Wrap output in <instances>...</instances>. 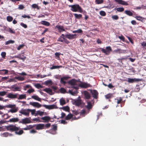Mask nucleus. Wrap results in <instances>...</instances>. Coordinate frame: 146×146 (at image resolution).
<instances>
[{
    "mask_svg": "<svg viewBox=\"0 0 146 146\" xmlns=\"http://www.w3.org/2000/svg\"><path fill=\"white\" fill-rule=\"evenodd\" d=\"M5 128L7 131L11 132H15V134L18 135H21L24 133L23 131L21 129L20 127H17L15 125H9L5 126Z\"/></svg>",
    "mask_w": 146,
    "mask_h": 146,
    "instance_id": "1",
    "label": "nucleus"
},
{
    "mask_svg": "<svg viewBox=\"0 0 146 146\" xmlns=\"http://www.w3.org/2000/svg\"><path fill=\"white\" fill-rule=\"evenodd\" d=\"M69 7H71V10L73 12H79L82 13L83 12V9L78 4H75L72 5H69Z\"/></svg>",
    "mask_w": 146,
    "mask_h": 146,
    "instance_id": "2",
    "label": "nucleus"
},
{
    "mask_svg": "<svg viewBox=\"0 0 146 146\" xmlns=\"http://www.w3.org/2000/svg\"><path fill=\"white\" fill-rule=\"evenodd\" d=\"M91 86L90 84L88 83L87 82H82L81 84H79L78 85L73 86V88L74 89L77 90L78 89L79 87H80L82 88H87Z\"/></svg>",
    "mask_w": 146,
    "mask_h": 146,
    "instance_id": "3",
    "label": "nucleus"
},
{
    "mask_svg": "<svg viewBox=\"0 0 146 146\" xmlns=\"http://www.w3.org/2000/svg\"><path fill=\"white\" fill-rule=\"evenodd\" d=\"M100 50L102 52V53L105 54L106 55H109L110 53V52L112 51V49L111 47L110 46H107L106 49L100 48Z\"/></svg>",
    "mask_w": 146,
    "mask_h": 146,
    "instance_id": "4",
    "label": "nucleus"
},
{
    "mask_svg": "<svg viewBox=\"0 0 146 146\" xmlns=\"http://www.w3.org/2000/svg\"><path fill=\"white\" fill-rule=\"evenodd\" d=\"M30 118L25 117L21 119V121L19 122V123H22L23 124H26L31 123Z\"/></svg>",
    "mask_w": 146,
    "mask_h": 146,
    "instance_id": "5",
    "label": "nucleus"
},
{
    "mask_svg": "<svg viewBox=\"0 0 146 146\" xmlns=\"http://www.w3.org/2000/svg\"><path fill=\"white\" fill-rule=\"evenodd\" d=\"M19 94L17 93L13 94V93H9L7 95V97L10 99H15L17 98Z\"/></svg>",
    "mask_w": 146,
    "mask_h": 146,
    "instance_id": "6",
    "label": "nucleus"
},
{
    "mask_svg": "<svg viewBox=\"0 0 146 146\" xmlns=\"http://www.w3.org/2000/svg\"><path fill=\"white\" fill-rule=\"evenodd\" d=\"M70 78V77L68 76H63L60 78V82L62 84L65 85L66 83L65 80H67Z\"/></svg>",
    "mask_w": 146,
    "mask_h": 146,
    "instance_id": "7",
    "label": "nucleus"
},
{
    "mask_svg": "<svg viewBox=\"0 0 146 146\" xmlns=\"http://www.w3.org/2000/svg\"><path fill=\"white\" fill-rule=\"evenodd\" d=\"M76 79H72L70 80L68 82V83L69 84H70L71 86H72V88H73V86H75L77 85H78L76 84Z\"/></svg>",
    "mask_w": 146,
    "mask_h": 146,
    "instance_id": "8",
    "label": "nucleus"
},
{
    "mask_svg": "<svg viewBox=\"0 0 146 146\" xmlns=\"http://www.w3.org/2000/svg\"><path fill=\"white\" fill-rule=\"evenodd\" d=\"M29 109L27 110H23L19 111V112L21 114L24 115L26 116H29Z\"/></svg>",
    "mask_w": 146,
    "mask_h": 146,
    "instance_id": "9",
    "label": "nucleus"
},
{
    "mask_svg": "<svg viewBox=\"0 0 146 146\" xmlns=\"http://www.w3.org/2000/svg\"><path fill=\"white\" fill-rule=\"evenodd\" d=\"M91 93H92L93 97L95 99H97L98 98V93L96 90H94L91 91Z\"/></svg>",
    "mask_w": 146,
    "mask_h": 146,
    "instance_id": "10",
    "label": "nucleus"
},
{
    "mask_svg": "<svg viewBox=\"0 0 146 146\" xmlns=\"http://www.w3.org/2000/svg\"><path fill=\"white\" fill-rule=\"evenodd\" d=\"M35 126H36V129L37 130H41L44 129V125L43 124H35Z\"/></svg>",
    "mask_w": 146,
    "mask_h": 146,
    "instance_id": "11",
    "label": "nucleus"
},
{
    "mask_svg": "<svg viewBox=\"0 0 146 146\" xmlns=\"http://www.w3.org/2000/svg\"><path fill=\"white\" fill-rule=\"evenodd\" d=\"M76 34H71L70 33L65 35V37L69 39H72L76 38Z\"/></svg>",
    "mask_w": 146,
    "mask_h": 146,
    "instance_id": "12",
    "label": "nucleus"
},
{
    "mask_svg": "<svg viewBox=\"0 0 146 146\" xmlns=\"http://www.w3.org/2000/svg\"><path fill=\"white\" fill-rule=\"evenodd\" d=\"M139 79L128 78L127 82L129 83H133L135 82H137L141 81Z\"/></svg>",
    "mask_w": 146,
    "mask_h": 146,
    "instance_id": "13",
    "label": "nucleus"
},
{
    "mask_svg": "<svg viewBox=\"0 0 146 146\" xmlns=\"http://www.w3.org/2000/svg\"><path fill=\"white\" fill-rule=\"evenodd\" d=\"M55 28L58 29V31L61 33L62 32L65 31V29H64V27L62 26H60L59 25H57L56 26Z\"/></svg>",
    "mask_w": 146,
    "mask_h": 146,
    "instance_id": "14",
    "label": "nucleus"
},
{
    "mask_svg": "<svg viewBox=\"0 0 146 146\" xmlns=\"http://www.w3.org/2000/svg\"><path fill=\"white\" fill-rule=\"evenodd\" d=\"M30 104L34 107L39 108L41 106V105L38 102H30Z\"/></svg>",
    "mask_w": 146,
    "mask_h": 146,
    "instance_id": "15",
    "label": "nucleus"
},
{
    "mask_svg": "<svg viewBox=\"0 0 146 146\" xmlns=\"http://www.w3.org/2000/svg\"><path fill=\"white\" fill-rule=\"evenodd\" d=\"M115 1L119 4L123 5H128V4L127 2L122 0H115Z\"/></svg>",
    "mask_w": 146,
    "mask_h": 146,
    "instance_id": "16",
    "label": "nucleus"
},
{
    "mask_svg": "<svg viewBox=\"0 0 146 146\" xmlns=\"http://www.w3.org/2000/svg\"><path fill=\"white\" fill-rule=\"evenodd\" d=\"M43 106L46 109H53L55 108L56 106L54 105H43Z\"/></svg>",
    "mask_w": 146,
    "mask_h": 146,
    "instance_id": "17",
    "label": "nucleus"
},
{
    "mask_svg": "<svg viewBox=\"0 0 146 146\" xmlns=\"http://www.w3.org/2000/svg\"><path fill=\"white\" fill-rule=\"evenodd\" d=\"M84 95L85 98L86 99H89L90 98L91 96L90 93L87 91H85L84 92Z\"/></svg>",
    "mask_w": 146,
    "mask_h": 146,
    "instance_id": "18",
    "label": "nucleus"
},
{
    "mask_svg": "<svg viewBox=\"0 0 146 146\" xmlns=\"http://www.w3.org/2000/svg\"><path fill=\"white\" fill-rule=\"evenodd\" d=\"M10 88L12 89V90L13 91H20L21 90L20 89V88L18 86H15V85H13L11 86Z\"/></svg>",
    "mask_w": 146,
    "mask_h": 146,
    "instance_id": "19",
    "label": "nucleus"
},
{
    "mask_svg": "<svg viewBox=\"0 0 146 146\" xmlns=\"http://www.w3.org/2000/svg\"><path fill=\"white\" fill-rule=\"evenodd\" d=\"M65 35L64 34H62L58 38L57 41L63 42L65 39Z\"/></svg>",
    "mask_w": 146,
    "mask_h": 146,
    "instance_id": "20",
    "label": "nucleus"
},
{
    "mask_svg": "<svg viewBox=\"0 0 146 146\" xmlns=\"http://www.w3.org/2000/svg\"><path fill=\"white\" fill-rule=\"evenodd\" d=\"M81 104V101L80 99L75 100L74 102V104L77 106H80Z\"/></svg>",
    "mask_w": 146,
    "mask_h": 146,
    "instance_id": "21",
    "label": "nucleus"
},
{
    "mask_svg": "<svg viewBox=\"0 0 146 146\" xmlns=\"http://www.w3.org/2000/svg\"><path fill=\"white\" fill-rule=\"evenodd\" d=\"M41 119L44 121L45 122L48 123L50 121L51 118L48 116H45L44 117H42Z\"/></svg>",
    "mask_w": 146,
    "mask_h": 146,
    "instance_id": "22",
    "label": "nucleus"
},
{
    "mask_svg": "<svg viewBox=\"0 0 146 146\" xmlns=\"http://www.w3.org/2000/svg\"><path fill=\"white\" fill-rule=\"evenodd\" d=\"M19 119L18 118H13L10 119L9 121H7V122H18L19 121Z\"/></svg>",
    "mask_w": 146,
    "mask_h": 146,
    "instance_id": "23",
    "label": "nucleus"
},
{
    "mask_svg": "<svg viewBox=\"0 0 146 146\" xmlns=\"http://www.w3.org/2000/svg\"><path fill=\"white\" fill-rule=\"evenodd\" d=\"M9 71L6 69H3L0 70V73H2L1 74V75H5L8 73Z\"/></svg>",
    "mask_w": 146,
    "mask_h": 146,
    "instance_id": "24",
    "label": "nucleus"
},
{
    "mask_svg": "<svg viewBox=\"0 0 146 146\" xmlns=\"http://www.w3.org/2000/svg\"><path fill=\"white\" fill-rule=\"evenodd\" d=\"M124 12L126 14L129 16H133V13L130 11L125 10Z\"/></svg>",
    "mask_w": 146,
    "mask_h": 146,
    "instance_id": "25",
    "label": "nucleus"
},
{
    "mask_svg": "<svg viewBox=\"0 0 146 146\" xmlns=\"http://www.w3.org/2000/svg\"><path fill=\"white\" fill-rule=\"evenodd\" d=\"M135 17L136 19L138 20L141 21V22H143L145 21V19L142 17L140 16H136Z\"/></svg>",
    "mask_w": 146,
    "mask_h": 146,
    "instance_id": "26",
    "label": "nucleus"
},
{
    "mask_svg": "<svg viewBox=\"0 0 146 146\" xmlns=\"http://www.w3.org/2000/svg\"><path fill=\"white\" fill-rule=\"evenodd\" d=\"M41 23L46 26H48L50 25V23L48 22L45 21H41Z\"/></svg>",
    "mask_w": 146,
    "mask_h": 146,
    "instance_id": "27",
    "label": "nucleus"
},
{
    "mask_svg": "<svg viewBox=\"0 0 146 146\" xmlns=\"http://www.w3.org/2000/svg\"><path fill=\"white\" fill-rule=\"evenodd\" d=\"M75 18L76 19H80L82 18V15L81 14H77V13L74 14Z\"/></svg>",
    "mask_w": 146,
    "mask_h": 146,
    "instance_id": "28",
    "label": "nucleus"
},
{
    "mask_svg": "<svg viewBox=\"0 0 146 146\" xmlns=\"http://www.w3.org/2000/svg\"><path fill=\"white\" fill-rule=\"evenodd\" d=\"M117 101L116 102L117 104H121L122 102V98L120 97L119 98H117L115 99Z\"/></svg>",
    "mask_w": 146,
    "mask_h": 146,
    "instance_id": "29",
    "label": "nucleus"
},
{
    "mask_svg": "<svg viewBox=\"0 0 146 146\" xmlns=\"http://www.w3.org/2000/svg\"><path fill=\"white\" fill-rule=\"evenodd\" d=\"M31 98L35 100H37L39 101H41L40 98H39L36 95H33L31 96Z\"/></svg>",
    "mask_w": 146,
    "mask_h": 146,
    "instance_id": "30",
    "label": "nucleus"
},
{
    "mask_svg": "<svg viewBox=\"0 0 146 146\" xmlns=\"http://www.w3.org/2000/svg\"><path fill=\"white\" fill-rule=\"evenodd\" d=\"M26 94H21L19 95V98H17L19 100H21L23 99H26Z\"/></svg>",
    "mask_w": 146,
    "mask_h": 146,
    "instance_id": "31",
    "label": "nucleus"
},
{
    "mask_svg": "<svg viewBox=\"0 0 146 146\" xmlns=\"http://www.w3.org/2000/svg\"><path fill=\"white\" fill-rule=\"evenodd\" d=\"M44 91L50 94L52 92V90L50 88H45L43 90Z\"/></svg>",
    "mask_w": 146,
    "mask_h": 146,
    "instance_id": "32",
    "label": "nucleus"
},
{
    "mask_svg": "<svg viewBox=\"0 0 146 146\" xmlns=\"http://www.w3.org/2000/svg\"><path fill=\"white\" fill-rule=\"evenodd\" d=\"M124 8L123 7H118L115 8L114 10H116L118 12H122L124 11Z\"/></svg>",
    "mask_w": 146,
    "mask_h": 146,
    "instance_id": "33",
    "label": "nucleus"
},
{
    "mask_svg": "<svg viewBox=\"0 0 146 146\" xmlns=\"http://www.w3.org/2000/svg\"><path fill=\"white\" fill-rule=\"evenodd\" d=\"M60 93L62 94H65L66 92V90L63 88H61L59 90Z\"/></svg>",
    "mask_w": 146,
    "mask_h": 146,
    "instance_id": "34",
    "label": "nucleus"
},
{
    "mask_svg": "<svg viewBox=\"0 0 146 146\" xmlns=\"http://www.w3.org/2000/svg\"><path fill=\"white\" fill-rule=\"evenodd\" d=\"M72 114H71V113L69 114L66 116L65 117V119L66 120H69L71 119L72 117Z\"/></svg>",
    "mask_w": 146,
    "mask_h": 146,
    "instance_id": "35",
    "label": "nucleus"
},
{
    "mask_svg": "<svg viewBox=\"0 0 146 146\" xmlns=\"http://www.w3.org/2000/svg\"><path fill=\"white\" fill-rule=\"evenodd\" d=\"M106 98L109 99L112 98L113 97V96L111 94H109L105 96Z\"/></svg>",
    "mask_w": 146,
    "mask_h": 146,
    "instance_id": "36",
    "label": "nucleus"
},
{
    "mask_svg": "<svg viewBox=\"0 0 146 146\" xmlns=\"http://www.w3.org/2000/svg\"><path fill=\"white\" fill-rule=\"evenodd\" d=\"M62 66H52L50 68V69L51 70L55 69H58L60 68H62Z\"/></svg>",
    "mask_w": 146,
    "mask_h": 146,
    "instance_id": "37",
    "label": "nucleus"
},
{
    "mask_svg": "<svg viewBox=\"0 0 146 146\" xmlns=\"http://www.w3.org/2000/svg\"><path fill=\"white\" fill-rule=\"evenodd\" d=\"M88 105L86 106V108L88 109H90L92 108V106L91 103L90 102H87Z\"/></svg>",
    "mask_w": 146,
    "mask_h": 146,
    "instance_id": "38",
    "label": "nucleus"
},
{
    "mask_svg": "<svg viewBox=\"0 0 146 146\" xmlns=\"http://www.w3.org/2000/svg\"><path fill=\"white\" fill-rule=\"evenodd\" d=\"M15 78L21 81H23L25 80L24 78L21 76H16L15 77Z\"/></svg>",
    "mask_w": 146,
    "mask_h": 146,
    "instance_id": "39",
    "label": "nucleus"
},
{
    "mask_svg": "<svg viewBox=\"0 0 146 146\" xmlns=\"http://www.w3.org/2000/svg\"><path fill=\"white\" fill-rule=\"evenodd\" d=\"M6 19L7 21L9 22L12 21L13 19V17L10 16H7Z\"/></svg>",
    "mask_w": 146,
    "mask_h": 146,
    "instance_id": "40",
    "label": "nucleus"
},
{
    "mask_svg": "<svg viewBox=\"0 0 146 146\" xmlns=\"http://www.w3.org/2000/svg\"><path fill=\"white\" fill-rule=\"evenodd\" d=\"M9 133L8 132H4L1 134V135L2 137H7L9 136Z\"/></svg>",
    "mask_w": 146,
    "mask_h": 146,
    "instance_id": "41",
    "label": "nucleus"
},
{
    "mask_svg": "<svg viewBox=\"0 0 146 146\" xmlns=\"http://www.w3.org/2000/svg\"><path fill=\"white\" fill-rule=\"evenodd\" d=\"M7 31L11 33L15 34V31L11 29L10 28H9L7 29Z\"/></svg>",
    "mask_w": 146,
    "mask_h": 146,
    "instance_id": "42",
    "label": "nucleus"
},
{
    "mask_svg": "<svg viewBox=\"0 0 146 146\" xmlns=\"http://www.w3.org/2000/svg\"><path fill=\"white\" fill-rule=\"evenodd\" d=\"M95 2L98 4L103 3L104 2V0H96Z\"/></svg>",
    "mask_w": 146,
    "mask_h": 146,
    "instance_id": "43",
    "label": "nucleus"
},
{
    "mask_svg": "<svg viewBox=\"0 0 146 146\" xmlns=\"http://www.w3.org/2000/svg\"><path fill=\"white\" fill-rule=\"evenodd\" d=\"M32 7L33 8H36L38 9H39V7L38 6V5L36 4H33L32 5Z\"/></svg>",
    "mask_w": 146,
    "mask_h": 146,
    "instance_id": "44",
    "label": "nucleus"
},
{
    "mask_svg": "<svg viewBox=\"0 0 146 146\" xmlns=\"http://www.w3.org/2000/svg\"><path fill=\"white\" fill-rule=\"evenodd\" d=\"M15 42V41L12 40H10L7 41L5 43L6 45H8L11 43H13Z\"/></svg>",
    "mask_w": 146,
    "mask_h": 146,
    "instance_id": "45",
    "label": "nucleus"
},
{
    "mask_svg": "<svg viewBox=\"0 0 146 146\" xmlns=\"http://www.w3.org/2000/svg\"><path fill=\"white\" fill-rule=\"evenodd\" d=\"M68 92L70 94L73 96L75 95L76 94V91L73 92L72 90H69Z\"/></svg>",
    "mask_w": 146,
    "mask_h": 146,
    "instance_id": "46",
    "label": "nucleus"
},
{
    "mask_svg": "<svg viewBox=\"0 0 146 146\" xmlns=\"http://www.w3.org/2000/svg\"><path fill=\"white\" fill-rule=\"evenodd\" d=\"M52 129L54 131H56L57 130V126L56 124H55L54 125H52Z\"/></svg>",
    "mask_w": 146,
    "mask_h": 146,
    "instance_id": "47",
    "label": "nucleus"
},
{
    "mask_svg": "<svg viewBox=\"0 0 146 146\" xmlns=\"http://www.w3.org/2000/svg\"><path fill=\"white\" fill-rule=\"evenodd\" d=\"M44 113V112L40 111H37L36 115H39L40 116H42L43 115Z\"/></svg>",
    "mask_w": 146,
    "mask_h": 146,
    "instance_id": "48",
    "label": "nucleus"
},
{
    "mask_svg": "<svg viewBox=\"0 0 146 146\" xmlns=\"http://www.w3.org/2000/svg\"><path fill=\"white\" fill-rule=\"evenodd\" d=\"M60 101V105H63L65 104V101L64 99H61Z\"/></svg>",
    "mask_w": 146,
    "mask_h": 146,
    "instance_id": "49",
    "label": "nucleus"
},
{
    "mask_svg": "<svg viewBox=\"0 0 146 146\" xmlns=\"http://www.w3.org/2000/svg\"><path fill=\"white\" fill-rule=\"evenodd\" d=\"M15 105H12V104H9L5 106V107L7 108H13L15 107Z\"/></svg>",
    "mask_w": 146,
    "mask_h": 146,
    "instance_id": "50",
    "label": "nucleus"
},
{
    "mask_svg": "<svg viewBox=\"0 0 146 146\" xmlns=\"http://www.w3.org/2000/svg\"><path fill=\"white\" fill-rule=\"evenodd\" d=\"M7 93V92L5 91L0 92V96H4Z\"/></svg>",
    "mask_w": 146,
    "mask_h": 146,
    "instance_id": "51",
    "label": "nucleus"
},
{
    "mask_svg": "<svg viewBox=\"0 0 146 146\" xmlns=\"http://www.w3.org/2000/svg\"><path fill=\"white\" fill-rule=\"evenodd\" d=\"M100 14L102 16H104L106 15V12L103 11H101L100 13Z\"/></svg>",
    "mask_w": 146,
    "mask_h": 146,
    "instance_id": "52",
    "label": "nucleus"
},
{
    "mask_svg": "<svg viewBox=\"0 0 146 146\" xmlns=\"http://www.w3.org/2000/svg\"><path fill=\"white\" fill-rule=\"evenodd\" d=\"M26 57L23 55L22 56L20 55V57H19V59L22 60L23 61H24L26 59Z\"/></svg>",
    "mask_w": 146,
    "mask_h": 146,
    "instance_id": "53",
    "label": "nucleus"
},
{
    "mask_svg": "<svg viewBox=\"0 0 146 146\" xmlns=\"http://www.w3.org/2000/svg\"><path fill=\"white\" fill-rule=\"evenodd\" d=\"M18 110L16 108H13L11 109L10 110V111L12 113H15Z\"/></svg>",
    "mask_w": 146,
    "mask_h": 146,
    "instance_id": "54",
    "label": "nucleus"
},
{
    "mask_svg": "<svg viewBox=\"0 0 146 146\" xmlns=\"http://www.w3.org/2000/svg\"><path fill=\"white\" fill-rule=\"evenodd\" d=\"M63 110L66 111H68L69 110V108L68 106H66L63 107Z\"/></svg>",
    "mask_w": 146,
    "mask_h": 146,
    "instance_id": "55",
    "label": "nucleus"
},
{
    "mask_svg": "<svg viewBox=\"0 0 146 146\" xmlns=\"http://www.w3.org/2000/svg\"><path fill=\"white\" fill-rule=\"evenodd\" d=\"M34 127H35L34 125H29L27 126V127L28 129V130H29L33 128Z\"/></svg>",
    "mask_w": 146,
    "mask_h": 146,
    "instance_id": "56",
    "label": "nucleus"
},
{
    "mask_svg": "<svg viewBox=\"0 0 146 146\" xmlns=\"http://www.w3.org/2000/svg\"><path fill=\"white\" fill-rule=\"evenodd\" d=\"M112 18L113 19L117 20L119 19V17L117 15H115L113 16L112 17Z\"/></svg>",
    "mask_w": 146,
    "mask_h": 146,
    "instance_id": "57",
    "label": "nucleus"
},
{
    "mask_svg": "<svg viewBox=\"0 0 146 146\" xmlns=\"http://www.w3.org/2000/svg\"><path fill=\"white\" fill-rule=\"evenodd\" d=\"M122 50H121V49L120 48H118L116 50H115L114 51L115 52H119V53H122Z\"/></svg>",
    "mask_w": 146,
    "mask_h": 146,
    "instance_id": "58",
    "label": "nucleus"
},
{
    "mask_svg": "<svg viewBox=\"0 0 146 146\" xmlns=\"http://www.w3.org/2000/svg\"><path fill=\"white\" fill-rule=\"evenodd\" d=\"M35 86L36 87V88H42V86L39 84H36L35 85Z\"/></svg>",
    "mask_w": 146,
    "mask_h": 146,
    "instance_id": "59",
    "label": "nucleus"
},
{
    "mask_svg": "<svg viewBox=\"0 0 146 146\" xmlns=\"http://www.w3.org/2000/svg\"><path fill=\"white\" fill-rule=\"evenodd\" d=\"M6 53L5 52H2L1 54V55L3 58H5L6 56Z\"/></svg>",
    "mask_w": 146,
    "mask_h": 146,
    "instance_id": "60",
    "label": "nucleus"
},
{
    "mask_svg": "<svg viewBox=\"0 0 146 146\" xmlns=\"http://www.w3.org/2000/svg\"><path fill=\"white\" fill-rule=\"evenodd\" d=\"M135 90L137 92L139 91L140 90V88H139V85H137Z\"/></svg>",
    "mask_w": 146,
    "mask_h": 146,
    "instance_id": "61",
    "label": "nucleus"
},
{
    "mask_svg": "<svg viewBox=\"0 0 146 146\" xmlns=\"http://www.w3.org/2000/svg\"><path fill=\"white\" fill-rule=\"evenodd\" d=\"M29 112H31V114L33 115H34L35 114V109L31 110L29 109Z\"/></svg>",
    "mask_w": 146,
    "mask_h": 146,
    "instance_id": "62",
    "label": "nucleus"
},
{
    "mask_svg": "<svg viewBox=\"0 0 146 146\" xmlns=\"http://www.w3.org/2000/svg\"><path fill=\"white\" fill-rule=\"evenodd\" d=\"M20 25L21 26L24 27L25 28H27V25L26 24H25L23 23H21Z\"/></svg>",
    "mask_w": 146,
    "mask_h": 146,
    "instance_id": "63",
    "label": "nucleus"
},
{
    "mask_svg": "<svg viewBox=\"0 0 146 146\" xmlns=\"http://www.w3.org/2000/svg\"><path fill=\"white\" fill-rule=\"evenodd\" d=\"M51 124L50 123H48L44 125V127L47 128H48L50 127Z\"/></svg>",
    "mask_w": 146,
    "mask_h": 146,
    "instance_id": "64",
    "label": "nucleus"
}]
</instances>
